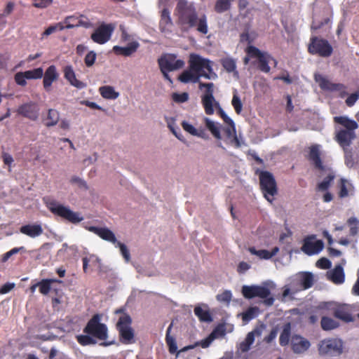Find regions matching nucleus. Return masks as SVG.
I'll use <instances>...</instances> for the list:
<instances>
[{
    "label": "nucleus",
    "mask_w": 359,
    "mask_h": 359,
    "mask_svg": "<svg viewBox=\"0 0 359 359\" xmlns=\"http://www.w3.org/2000/svg\"><path fill=\"white\" fill-rule=\"evenodd\" d=\"M70 181L72 183L77 184L81 188H83L86 190L88 189V187L86 181L77 176H73Z\"/></svg>",
    "instance_id": "680f3d73"
},
{
    "label": "nucleus",
    "mask_w": 359,
    "mask_h": 359,
    "mask_svg": "<svg viewBox=\"0 0 359 359\" xmlns=\"http://www.w3.org/2000/svg\"><path fill=\"white\" fill-rule=\"evenodd\" d=\"M358 220L354 217H351L347 220V224L350 226V234L355 236L358 231Z\"/></svg>",
    "instance_id": "de8ad7c7"
},
{
    "label": "nucleus",
    "mask_w": 359,
    "mask_h": 359,
    "mask_svg": "<svg viewBox=\"0 0 359 359\" xmlns=\"http://www.w3.org/2000/svg\"><path fill=\"white\" fill-rule=\"evenodd\" d=\"M334 121L344 126L347 130L354 131L358 127L355 121L350 119L348 117L345 116H334Z\"/></svg>",
    "instance_id": "cd10ccee"
},
{
    "label": "nucleus",
    "mask_w": 359,
    "mask_h": 359,
    "mask_svg": "<svg viewBox=\"0 0 359 359\" xmlns=\"http://www.w3.org/2000/svg\"><path fill=\"white\" fill-rule=\"evenodd\" d=\"M213 340H214V337L212 335L210 334L205 339H204L200 341H196L194 344V345H195V347L201 346L202 348H208L211 344V343L212 342Z\"/></svg>",
    "instance_id": "13d9d810"
},
{
    "label": "nucleus",
    "mask_w": 359,
    "mask_h": 359,
    "mask_svg": "<svg viewBox=\"0 0 359 359\" xmlns=\"http://www.w3.org/2000/svg\"><path fill=\"white\" fill-rule=\"evenodd\" d=\"M194 314L202 322L212 321V317L208 311L203 309L201 306H196L194 308Z\"/></svg>",
    "instance_id": "a19ab883"
},
{
    "label": "nucleus",
    "mask_w": 359,
    "mask_h": 359,
    "mask_svg": "<svg viewBox=\"0 0 359 359\" xmlns=\"http://www.w3.org/2000/svg\"><path fill=\"white\" fill-rule=\"evenodd\" d=\"M213 62L198 54L191 53L189 55V70L184 71L179 76V80L184 83H193L199 84L201 77L206 79H216L217 74L212 69Z\"/></svg>",
    "instance_id": "f03ea898"
},
{
    "label": "nucleus",
    "mask_w": 359,
    "mask_h": 359,
    "mask_svg": "<svg viewBox=\"0 0 359 359\" xmlns=\"http://www.w3.org/2000/svg\"><path fill=\"white\" fill-rule=\"evenodd\" d=\"M60 121V113L55 109H49L46 118L45 125L47 127H53L57 124Z\"/></svg>",
    "instance_id": "473e14b6"
},
{
    "label": "nucleus",
    "mask_w": 359,
    "mask_h": 359,
    "mask_svg": "<svg viewBox=\"0 0 359 359\" xmlns=\"http://www.w3.org/2000/svg\"><path fill=\"white\" fill-rule=\"evenodd\" d=\"M232 298V294L229 290H225L217 295V299L220 302L229 303Z\"/></svg>",
    "instance_id": "6e6d98bb"
},
{
    "label": "nucleus",
    "mask_w": 359,
    "mask_h": 359,
    "mask_svg": "<svg viewBox=\"0 0 359 359\" xmlns=\"http://www.w3.org/2000/svg\"><path fill=\"white\" fill-rule=\"evenodd\" d=\"M316 235H311L304 239L302 250L311 256L318 254L324 248V243L321 240H316Z\"/></svg>",
    "instance_id": "2eb2a0df"
},
{
    "label": "nucleus",
    "mask_w": 359,
    "mask_h": 359,
    "mask_svg": "<svg viewBox=\"0 0 359 359\" xmlns=\"http://www.w3.org/2000/svg\"><path fill=\"white\" fill-rule=\"evenodd\" d=\"M86 229L97 235L102 239L116 244L118 241L112 231L106 227H97L94 226H86Z\"/></svg>",
    "instance_id": "a211bd4d"
},
{
    "label": "nucleus",
    "mask_w": 359,
    "mask_h": 359,
    "mask_svg": "<svg viewBox=\"0 0 359 359\" xmlns=\"http://www.w3.org/2000/svg\"><path fill=\"white\" fill-rule=\"evenodd\" d=\"M76 339L81 346L95 344L96 343L95 340L89 334H79L76 337Z\"/></svg>",
    "instance_id": "a18cd8bd"
},
{
    "label": "nucleus",
    "mask_w": 359,
    "mask_h": 359,
    "mask_svg": "<svg viewBox=\"0 0 359 359\" xmlns=\"http://www.w3.org/2000/svg\"><path fill=\"white\" fill-rule=\"evenodd\" d=\"M116 313H121L116 323V327L119 334L120 341L123 344H131L135 342V331L131 327L132 318L128 313L120 309Z\"/></svg>",
    "instance_id": "20e7f679"
},
{
    "label": "nucleus",
    "mask_w": 359,
    "mask_h": 359,
    "mask_svg": "<svg viewBox=\"0 0 359 359\" xmlns=\"http://www.w3.org/2000/svg\"><path fill=\"white\" fill-rule=\"evenodd\" d=\"M336 137L341 147H348L351 144L352 140L355 139V133L353 130L341 129L337 132Z\"/></svg>",
    "instance_id": "b1692460"
},
{
    "label": "nucleus",
    "mask_w": 359,
    "mask_h": 359,
    "mask_svg": "<svg viewBox=\"0 0 359 359\" xmlns=\"http://www.w3.org/2000/svg\"><path fill=\"white\" fill-rule=\"evenodd\" d=\"M231 6V0H217L214 9L216 13H222L230 10Z\"/></svg>",
    "instance_id": "4c0bfd02"
},
{
    "label": "nucleus",
    "mask_w": 359,
    "mask_h": 359,
    "mask_svg": "<svg viewBox=\"0 0 359 359\" xmlns=\"http://www.w3.org/2000/svg\"><path fill=\"white\" fill-rule=\"evenodd\" d=\"M327 278L336 285H340L345 281V274L341 265H336L335 267L327 272Z\"/></svg>",
    "instance_id": "5701e85b"
},
{
    "label": "nucleus",
    "mask_w": 359,
    "mask_h": 359,
    "mask_svg": "<svg viewBox=\"0 0 359 359\" xmlns=\"http://www.w3.org/2000/svg\"><path fill=\"white\" fill-rule=\"evenodd\" d=\"M140 44L137 41H133L128 44L126 47H121L119 46H114L113 51L116 55H121L126 57L131 55L137 51Z\"/></svg>",
    "instance_id": "a878e982"
},
{
    "label": "nucleus",
    "mask_w": 359,
    "mask_h": 359,
    "mask_svg": "<svg viewBox=\"0 0 359 359\" xmlns=\"http://www.w3.org/2000/svg\"><path fill=\"white\" fill-rule=\"evenodd\" d=\"M313 281V275L311 272H302L299 274V284L304 290L311 287Z\"/></svg>",
    "instance_id": "2f4dec72"
},
{
    "label": "nucleus",
    "mask_w": 359,
    "mask_h": 359,
    "mask_svg": "<svg viewBox=\"0 0 359 359\" xmlns=\"http://www.w3.org/2000/svg\"><path fill=\"white\" fill-rule=\"evenodd\" d=\"M225 334V329L223 325H219L213 330L210 335L214 337V339L218 337H223Z\"/></svg>",
    "instance_id": "0e129e2a"
},
{
    "label": "nucleus",
    "mask_w": 359,
    "mask_h": 359,
    "mask_svg": "<svg viewBox=\"0 0 359 359\" xmlns=\"http://www.w3.org/2000/svg\"><path fill=\"white\" fill-rule=\"evenodd\" d=\"M182 126L185 131L188 132L191 135H197V129L195 128L191 124H189L188 122L182 121Z\"/></svg>",
    "instance_id": "e2e57ef3"
},
{
    "label": "nucleus",
    "mask_w": 359,
    "mask_h": 359,
    "mask_svg": "<svg viewBox=\"0 0 359 359\" xmlns=\"http://www.w3.org/2000/svg\"><path fill=\"white\" fill-rule=\"evenodd\" d=\"M175 13L177 16V24L183 32H188L196 27L198 32L206 34L208 32L207 18L205 15L198 17L196 9L193 4L187 0H177Z\"/></svg>",
    "instance_id": "f257e3e1"
},
{
    "label": "nucleus",
    "mask_w": 359,
    "mask_h": 359,
    "mask_svg": "<svg viewBox=\"0 0 359 359\" xmlns=\"http://www.w3.org/2000/svg\"><path fill=\"white\" fill-rule=\"evenodd\" d=\"M318 351L321 356H339L343 352V343L341 340L335 338L325 339L319 342Z\"/></svg>",
    "instance_id": "1a4fd4ad"
},
{
    "label": "nucleus",
    "mask_w": 359,
    "mask_h": 359,
    "mask_svg": "<svg viewBox=\"0 0 359 359\" xmlns=\"http://www.w3.org/2000/svg\"><path fill=\"white\" fill-rule=\"evenodd\" d=\"M259 173V185L264 198L270 203L274 199L278 193L277 184L273 175L269 171L257 170Z\"/></svg>",
    "instance_id": "39448f33"
},
{
    "label": "nucleus",
    "mask_w": 359,
    "mask_h": 359,
    "mask_svg": "<svg viewBox=\"0 0 359 359\" xmlns=\"http://www.w3.org/2000/svg\"><path fill=\"white\" fill-rule=\"evenodd\" d=\"M245 53L252 57L257 59V68L262 72L269 73L271 67L269 64L272 59V56L267 52L261 51L258 48L254 46H248L245 49Z\"/></svg>",
    "instance_id": "f8f14e48"
},
{
    "label": "nucleus",
    "mask_w": 359,
    "mask_h": 359,
    "mask_svg": "<svg viewBox=\"0 0 359 359\" xmlns=\"http://www.w3.org/2000/svg\"><path fill=\"white\" fill-rule=\"evenodd\" d=\"M17 113L32 121H36L39 118V109L36 103L29 102L21 104L18 108Z\"/></svg>",
    "instance_id": "f3484780"
},
{
    "label": "nucleus",
    "mask_w": 359,
    "mask_h": 359,
    "mask_svg": "<svg viewBox=\"0 0 359 359\" xmlns=\"http://www.w3.org/2000/svg\"><path fill=\"white\" fill-rule=\"evenodd\" d=\"M64 77L74 87L78 89H83L86 87V84L83 81L78 80L76 74L71 65H67L63 69Z\"/></svg>",
    "instance_id": "4be33fe9"
},
{
    "label": "nucleus",
    "mask_w": 359,
    "mask_h": 359,
    "mask_svg": "<svg viewBox=\"0 0 359 359\" xmlns=\"http://www.w3.org/2000/svg\"><path fill=\"white\" fill-rule=\"evenodd\" d=\"M62 23L65 26V29H71L80 26L81 25V21L77 17L71 15L67 16Z\"/></svg>",
    "instance_id": "37998d69"
},
{
    "label": "nucleus",
    "mask_w": 359,
    "mask_h": 359,
    "mask_svg": "<svg viewBox=\"0 0 359 359\" xmlns=\"http://www.w3.org/2000/svg\"><path fill=\"white\" fill-rule=\"evenodd\" d=\"M114 28L112 24L103 23L92 33L90 38L96 43L104 44L111 39Z\"/></svg>",
    "instance_id": "4468645a"
},
{
    "label": "nucleus",
    "mask_w": 359,
    "mask_h": 359,
    "mask_svg": "<svg viewBox=\"0 0 359 359\" xmlns=\"http://www.w3.org/2000/svg\"><path fill=\"white\" fill-rule=\"evenodd\" d=\"M320 325L323 330L328 331L336 329L339 327V324L331 318L323 316L320 320Z\"/></svg>",
    "instance_id": "e433bc0d"
},
{
    "label": "nucleus",
    "mask_w": 359,
    "mask_h": 359,
    "mask_svg": "<svg viewBox=\"0 0 359 359\" xmlns=\"http://www.w3.org/2000/svg\"><path fill=\"white\" fill-rule=\"evenodd\" d=\"M47 208L55 215L59 216L67 221L76 224L83 220L80 214L70 210L69 207L58 203L55 201H51L47 203Z\"/></svg>",
    "instance_id": "6e6552de"
},
{
    "label": "nucleus",
    "mask_w": 359,
    "mask_h": 359,
    "mask_svg": "<svg viewBox=\"0 0 359 359\" xmlns=\"http://www.w3.org/2000/svg\"><path fill=\"white\" fill-rule=\"evenodd\" d=\"M53 283H62L61 280L57 279H43L38 283L39 292L42 294H47L51 290V284Z\"/></svg>",
    "instance_id": "72a5a7b5"
},
{
    "label": "nucleus",
    "mask_w": 359,
    "mask_h": 359,
    "mask_svg": "<svg viewBox=\"0 0 359 359\" xmlns=\"http://www.w3.org/2000/svg\"><path fill=\"white\" fill-rule=\"evenodd\" d=\"M205 123L207 128L210 131L212 135L217 139H221L219 128L208 118H205Z\"/></svg>",
    "instance_id": "79ce46f5"
},
{
    "label": "nucleus",
    "mask_w": 359,
    "mask_h": 359,
    "mask_svg": "<svg viewBox=\"0 0 359 359\" xmlns=\"http://www.w3.org/2000/svg\"><path fill=\"white\" fill-rule=\"evenodd\" d=\"M97 55L93 50L89 51L85 58H84V62L86 67H92L96 60Z\"/></svg>",
    "instance_id": "864d4df0"
},
{
    "label": "nucleus",
    "mask_w": 359,
    "mask_h": 359,
    "mask_svg": "<svg viewBox=\"0 0 359 359\" xmlns=\"http://www.w3.org/2000/svg\"><path fill=\"white\" fill-rule=\"evenodd\" d=\"M315 80L318 83L320 88L324 90L340 91L345 88L343 84L331 83L320 74L315 75Z\"/></svg>",
    "instance_id": "aec40b11"
},
{
    "label": "nucleus",
    "mask_w": 359,
    "mask_h": 359,
    "mask_svg": "<svg viewBox=\"0 0 359 359\" xmlns=\"http://www.w3.org/2000/svg\"><path fill=\"white\" fill-rule=\"evenodd\" d=\"M221 65L224 68V69L229 72H236L238 74V72L236 71V63L235 60H233L231 57H224L221 60Z\"/></svg>",
    "instance_id": "58836bf2"
},
{
    "label": "nucleus",
    "mask_w": 359,
    "mask_h": 359,
    "mask_svg": "<svg viewBox=\"0 0 359 359\" xmlns=\"http://www.w3.org/2000/svg\"><path fill=\"white\" fill-rule=\"evenodd\" d=\"M348 195V191L346 188V180L341 178L340 180V191L339 192V196L340 198L346 197Z\"/></svg>",
    "instance_id": "bf43d9fd"
},
{
    "label": "nucleus",
    "mask_w": 359,
    "mask_h": 359,
    "mask_svg": "<svg viewBox=\"0 0 359 359\" xmlns=\"http://www.w3.org/2000/svg\"><path fill=\"white\" fill-rule=\"evenodd\" d=\"M100 320L101 316L95 314L87 323L83 332L100 340L107 339L108 329L105 324L100 323Z\"/></svg>",
    "instance_id": "9d476101"
},
{
    "label": "nucleus",
    "mask_w": 359,
    "mask_h": 359,
    "mask_svg": "<svg viewBox=\"0 0 359 359\" xmlns=\"http://www.w3.org/2000/svg\"><path fill=\"white\" fill-rule=\"evenodd\" d=\"M316 266L322 269H329L332 266L331 262L326 257H321L316 264Z\"/></svg>",
    "instance_id": "4d7b16f0"
},
{
    "label": "nucleus",
    "mask_w": 359,
    "mask_h": 359,
    "mask_svg": "<svg viewBox=\"0 0 359 359\" xmlns=\"http://www.w3.org/2000/svg\"><path fill=\"white\" fill-rule=\"evenodd\" d=\"M27 76V79H39L43 75V70L41 67L35 68L25 72Z\"/></svg>",
    "instance_id": "c03bdc74"
},
{
    "label": "nucleus",
    "mask_w": 359,
    "mask_h": 359,
    "mask_svg": "<svg viewBox=\"0 0 359 359\" xmlns=\"http://www.w3.org/2000/svg\"><path fill=\"white\" fill-rule=\"evenodd\" d=\"M198 89L202 92L201 95V104L207 115L214 114L213 104L218 101L214 96L215 85L212 83L199 82Z\"/></svg>",
    "instance_id": "0eeeda50"
},
{
    "label": "nucleus",
    "mask_w": 359,
    "mask_h": 359,
    "mask_svg": "<svg viewBox=\"0 0 359 359\" xmlns=\"http://www.w3.org/2000/svg\"><path fill=\"white\" fill-rule=\"evenodd\" d=\"M99 93L102 97L107 100H115L118 97L119 93L114 90L111 86H103L99 88Z\"/></svg>",
    "instance_id": "c756f323"
},
{
    "label": "nucleus",
    "mask_w": 359,
    "mask_h": 359,
    "mask_svg": "<svg viewBox=\"0 0 359 359\" xmlns=\"http://www.w3.org/2000/svg\"><path fill=\"white\" fill-rule=\"evenodd\" d=\"M225 136L229 140V143L233 144L236 148H239L243 144L236 135V126L225 127L223 128Z\"/></svg>",
    "instance_id": "bb28decb"
},
{
    "label": "nucleus",
    "mask_w": 359,
    "mask_h": 359,
    "mask_svg": "<svg viewBox=\"0 0 359 359\" xmlns=\"http://www.w3.org/2000/svg\"><path fill=\"white\" fill-rule=\"evenodd\" d=\"M330 22L329 18H325L320 22L313 21L311 25V29L313 30H318L323 27L325 25L328 24Z\"/></svg>",
    "instance_id": "69168bd1"
},
{
    "label": "nucleus",
    "mask_w": 359,
    "mask_h": 359,
    "mask_svg": "<svg viewBox=\"0 0 359 359\" xmlns=\"http://www.w3.org/2000/svg\"><path fill=\"white\" fill-rule=\"evenodd\" d=\"M308 51L312 55H318L323 57H327L332 55L333 48L326 39L313 36L310 39Z\"/></svg>",
    "instance_id": "9b49d317"
},
{
    "label": "nucleus",
    "mask_w": 359,
    "mask_h": 359,
    "mask_svg": "<svg viewBox=\"0 0 359 359\" xmlns=\"http://www.w3.org/2000/svg\"><path fill=\"white\" fill-rule=\"evenodd\" d=\"M254 341L255 334L253 332H250L247 334L245 340L240 344L239 348L243 353L248 351Z\"/></svg>",
    "instance_id": "ea45409f"
},
{
    "label": "nucleus",
    "mask_w": 359,
    "mask_h": 359,
    "mask_svg": "<svg viewBox=\"0 0 359 359\" xmlns=\"http://www.w3.org/2000/svg\"><path fill=\"white\" fill-rule=\"evenodd\" d=\"M43 76V86L46 91L49 92L51 90V86L53 83L57 81L59 78V74L57 72L56 67L55 65L49 66Z\"/></svg>",
    "instance_id": "6ab92c4d"
},
{
    "label": "nucleus",
    "mask_w": 359,
    "mask_h": 359,
    "mask_svg": "<svg viewBox=\"0 0 359 359\" xmlns=\"http://www.w3.org/2000/svg\"><path fill=\"white\" fill-rule=\"evenodd\" d=\"M231 104L233 107L235 111L236 114H241L242 109H243V104L241 102V100L238 95L237 93H235L233 95V98L231 100Z\"/></svg>",
    "instance_id": "8fccbe9b"
},
{
    "label": "nucleus",
    "mask_w": 359,
    "mask_h": 359,
    "mask_svg": "<svg viewBox=\"0 0 359 359\" xmlns=\"http://www.w3.org/2000/svg\"><path fill=\"white\" fill-rule=\"evenodd\" d=\"M172 327V323H171L167 330L165 335V342L168 346V351L171 354L176 353L177 351V346L174 337L170 335V332Z\"/></svg>",
    "instance_id": "7c9ffc66"
},
{
    "label": "nucleus",
    "mask_w": 359,
    "mask_h": 359,
    "mask_svg": "<svg viewBox=\"0 0 359 359\" xmlns=\"http://www.w3.org/2000/svg\"><path fill=\"white\" fill-rule=\"evenodd\" d=\"M160 69L168 71H175L182 69L184 66V62L182 60L177 59L174 54L164 55L158 60Z\"/></svg>",
    "instance_id": "dca6fc26"
},
{
    "label": "nucleus",
    "mask_w": 359,
    "mask_h": 359,
    "mask_svg": "<svg viewBox=\"0 0 359 359\" xmlns=\"http://www.w3.org/2000/svg\"><path fill=\"white\" fill-rule=\"evenodd\" d=\"M27 76L25 72H17L14 76V80L17 85L25 87L27 86Z\"/></svg>",
    "instance_id": "49530a36"
},
{
    "label": "nucleus",
    "mask_w": 359,
    "mask_h": 359,
    "mask_svg": "<svg viewBox=\"0 0 359 359\" xmlns=\"http://www.w3.org/2000/svg\"><path fill=\"white\" fill-rule=\"evenodd\" d=\"M243 296L248 299L259 297L264 299V304L266 306L273 304L274 298L271 296V290L262 285H243L241 289Z\"/></svg>",
    "instance_id": "423d86ee"
},
{
    "label": "nucleus",
    "mask_w": 359,
    "mask_h": 359,
    "mask_svg": "<svg viewBox=\"0 0 359 359\" xmlns=\"http://www.w3.org/2000/svg\"><path fill=\"white\" fill-rule=\"evenodd\" d=\"M20 231L30 238H36L41 236L43 230L41 224H31L22 226L20 228Z\"/></svg>",
    "instance_id": "393cba45"
},
{
    "label": "nucleus",
    "mask_w": 359,
    "mask_h": 359,
    "mask_svg": "<svg viewBox=\"0 0 359 359\" xmlns=\"http://www.w3.org/2000/svg\"><path fill=\"white\" fill-rule=\"evenodd\" d=\"M319 308L324 310H331L333 316L346 323L352 322L353 317L352 316L351 309L348 305L341 304L333 306V304L330 302H323L320 304Z\"/></svg>",
    "instance_id": "ddd939ff"
},
{
    "label": "nucleus",
    "mask_w": 359,
    "mask_h": 359,
    "mask_svg": "<svg viewBox=\"0 0 359 359\" xmlns=\"http://www.w3.org/2000/svg\"><path fill=\"white\" fill-rule=\"evenodd\" d=\"M160 25L161 26H162V25H164L165 26L172 25V20L170 16V12L167 8H164L162 11Z\"/></svg>",
    "instance_id": "603ef678"
},
{
    "label": "nucleus",
    "mask_w": 359,
    "mask_h": 359,
    "mask_svg": "<svg viewBox=\"0 0 359 359\" xmlns=\"http://www.w3.org/2000/svg\"><path fill=\"white\" fill-rule=\"evenodd\" d=\"M279 251V248L278 247L273 248L271 251H269L267 250H256L254 247L249 248V252L254 255H257L260 259H269L276 255Z\"/></svg>",
    "instance_id": "c85d7f7f"
},
{
    "label": "nucleus",
    "mask_w": 359,
    "mask_h": 359,
    "mask_svg": "<svg viewBox=\"0 0 359 359\" xmlns=\"http://www.w3.org/2000/svg\"><path fill=\"white\" fill-rule=\"evenodd\" d=\"M172 99L176 103H183L189 100V94L187 93H173L172 94Z\"/></svg>",
    "instance_id": "3c124183"
},
{
    "label": "nucleus",
    "mask_w": 359,
    "mask_h": 359,
    "mask_svg": "<svg viewBox=\"0 0 359 359\" xmlns=\"http://www.w3.org/2000/svg\"><path fill=\"white\" fill-rule=\"evenodd\" d=\"M11 59V55L8 53L0 54V68L5 69L7 67L8 62Z\"/></svg>",
    "instance_id": "052dcab7"
},
{
    "label": "nucleus",
    "mask_w": 359,
    "mask_h": 359,
    "mask_svg": "<svg viewBox=\"0 0 359 359\" xmlns=\"http://www.w3.org/2000/svg\"><path fill=\"white\" fill-rule=\"evenodd\" d=\"M259 313V309L257 306H250L242 313V320L245 323L256 318Z\"/></svg>",
    "instance_id": "c9c22d12"
},
{
    "label": "nucleus",
    "mask_w": 359,
    "mask_h": 359,
    "mask_svg": "<svg viewBox=\"0 0 359 359\" xmlns=\"http://www.w3.org/2000/svg\"><path fill=\"white\" fill-rule=\"evenodd\" d=\"M115 245H116V247L119 248L121 255H123V257H124L126 261L127 262H128L130 259V252H129L128 249L127 248L126 245L125 244L121 243L120 241H118L115 244Z\"/></svg>",
    "instance_id": "5fc2aeb1"
},
{
    "label": "nucleus",
    "mask_w": 359,
    "mask_h": 359,
    "mask_svg": "<svg viewBox=\"0 0 359 359\" xmlns=\"http://www.w3.org/2000/svg\"><path fill=\"white\" fill-rule=\"evenodd\" d=\"M291 335V325L290 323H287L284 325L283 329L279 337V343L282 346H285L289 344Z\"/></svg>",
    "instance_id": "f704fd0d"
},
{
    "label": "nucleus",
    "mask_w": 359,
    "mask_h": 359,
    "mask_svg": "<svg viewBox=\"0 0 359 359\" xmlns=\"http://www.w3.org/2000/svg\"><path fill=\"white\" fill-rule=\"evenodd\" d=\"M15 287L14 283H7L3 285L0 288V294H6Z\"/></svg>",
    "instance_id": "774afa93"
},
{
    "label": "nucleus",
    "mask_w": 359,
    "mask_h": 359,
    "mask_svg": "<svg viewBox=\"0 0 359 359\" xmlns=\"http://www.w3.org/2000/svg\"><path fill=\"white\" fill-rule=\"evenodd\" d=\"M311 346L309 340L300 335H294L292 337L291 346L295 353H302L307 351Z\"/></svg>",
    "instance_id": "412c9836"
},
{
    "label": "nucleus",
    "mask_w": 359,
    "mask_h": 359,
    "mask_svg": "<svg viewBox=\"0 0 359 359\" xmlns=\"http://www.w3.org/2000/svg\"><path fill=\"white\" fill-rule=\"evenodd\" d=\"M277 334H278V330L277 328H273L270 333L269 334V335H267L266 337H265L264 338V341L269 344L271 343L273 339H276V336H277Z\"/></svg>",
    "instance_id": "338daca9"
},
{
    "label": "nucleus",
    "mask_w": 359,
    "mask_h": 359,
    "mask_svg": "<svg viewBox=\"0 0 359 359\" xmlns=\"http://www.w3.org/2000/svg\"><path fill=\"white\" fill-rule=\"evenodd\" d=\"M65 29V26L62 22H57L54 25H50L44 32L43 33V36H48L57 31H62Z\"/></svg>",
    "instance_id": "09e8293b"
},
{
    "label": "nucleus",
    "mask_w": 359,
    "mask_h": 359,
    "mask_svg": "<svg viewBox=\"0 0 359 359\" xmlns=\"http://www.w3.org/2000/svg\"><path fill=\"white\" fill-rule=\"evenodd\" d=\"M319 144H313L309 149L308 159L312 163L315 169L318 170L321 175H326L324 180L318 184L317 189L319 191H326L330 187L332 182L335 178L334 171L329 166L325 165L321 159V151Z\"/></svg>",
    "instance_id": "7ed1b4c3"
}]
</instances>
